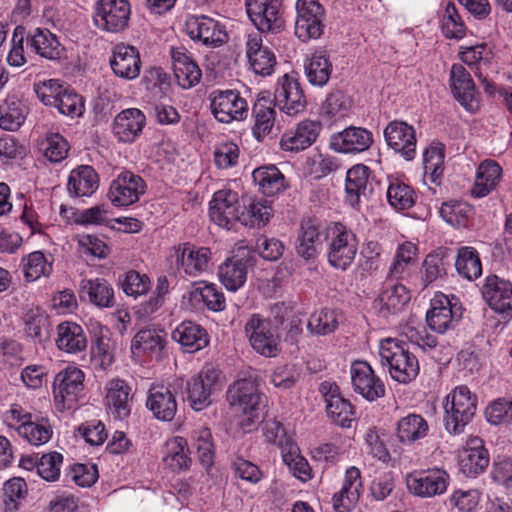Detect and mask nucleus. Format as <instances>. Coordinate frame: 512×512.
<instances>
[{
    "mask_svg": "<svg viewBox=\"0 0 512 512\" xmlns=\"http://www.w3.org/2000/svg\"><path fill=\"white\" fill-rule=\"evenodd\" d=\"M482 294L489 306L498 313H512V283L490 275L482 287Z\"/></svg>",
    "mask_w": 512,
    "mask_h": 512,
    "instance_id": "29",
    "label": "nucleus"
},
{
    "mask_svg": "<svg viewBox=\"0 0 512 512\" xmlns=\"http://www.w3.org/2000/svg\"><path fill=\"white\" fill-rule=\"evenodd\" d=\"M186 31L191 39L201 41L204 45L217 47L225 43L228 35L216 20L201 15L186 21Z\"/></svg>",
    "mask_w": 512,
    "mask_h": 512,
    "instance_id": "25",
    "label": "nucleus"
},
{
    "mask_svg": "<svg viewBox=\"0 0 512 512\" xmlns=\"http://www.w3.org/2000/svg\"><path fill=\"white\" fill-rule=\"evenodd\" d=\"M209 98L211 111L219 122L230 123L247 116L248 104L236 91L215 90Z\"/></svg>",
    "mask_w": 512,
    "mask_h": 512,
    "instance_id": "15",
    "label": "nucleus"
},
{
    "mask_svg": "<svg viewBox=\"0 0 512 512\" xmlns=\"http://www.w3.org/2000/svg\"><path fill=\"white\" fill-rule=\"evenodd\" d=\"M444 146L432 143L423 153L424 179L440 184L444 171Z\"/></svg>",
    "mask_w": 512,
    "mask_h": 512,
    "instance_id": "51",
    "label": "nucleus"
},
{
    "mask_svg": "<svg viewBox=\"0 0 512 512\" xmlns=\"http://www.w3.org/2000/svg\"><path fill=\"white\" fill-rule=\"evenodd\" d=\"M321 246V233L318 223L312 219L303 221L296 246L298 255L306 260L314 259L320 253Z\"/></svg>",
    "mask_w": 512,
    "mask_h": 512,
    "instance_id": "42",
    "label": "nucleus"
},
{
    "mask_svg": "<svg viewBox=\"0 0 512 512\" xmlns=\"http://www.w3.org/2000/svg\"><path fill=\"white\" fill-rule=\"evenodd\" d=\"M384 138L389 148L405 160L416 156V133L412 125L404 121H391L384 129Z\"/></svg>",
    "mask_w": 512,
    "mask_h": 512,
    "instance_id": "17",
    "label": "nucleus"
},
{
    "mask_svg": "<svg viewBox=\"0 0 512 512\" xmlns=\"http://www.w3.org/2000/svg\"><path fill=\"white\" fill-rule=\"evenodd\" d=\"M471 213V206L463 201L445 202L440 208L443 220L454 227L465 226Z\"/></svg>",
    "mask_w": 512,
    "mask_h": 512,
    "instance_id": "62",
    "label": "nucleus"
},
{
    "mask_svg": "<svg viewBox=\"0 0 512 512\" xmlns=\"http://www.w3.org/2000/svg\"><path fill=\"white\" fill-rule=\"evenodd\" d=\"M379 357L382 367L386 368L390 377L399 383H410L419 374L417 357L398 339H382L379 343Z\"/></svg>",
    "mask_w": 512,
    "mask_h": 512,
    "instance_id": "1",
    "label": "nucleus"
},
{
    "mask_svg": "<svg viewBox=\"0 0 512 512\" xmlns=\"http://www.w3.org/2000/svg\"><path fill=\"white\" fill-rule=\"evenodd\" d=\"M263 435L267 442L281 449L283 460L288 459L291 455H295L298 450L297 445L292 438L287 435L282 423L279 421H267L263 428Z\"/></svg>",
    "mask_w": 512,
    "mask_h": 512,
    "instance_id": "53",
    "label": "nucleus"
},
{
    "mask_svg": "<svg viewBox=\"0 0 512 512\" xmlns=\"http://www.w3.org/2000/svg\"><path fill=\"white\" fill-rule=\"evenodd\" d=\"M222 387L221 372L212 364H205L199 373L187 382L188 401L195 411L208 407L211 395Z\"/></svg>",
    "mask_w": 512,
    "mask_h": 512,
    "instance_id": "6",
    "label": "nucleus"
},
{
    "mask_svg": "<svg viewBox=\"0 0 512 512\" xmlns=\"http://www.w3.org/2000/svg\"><path fill=\"white\" fill-rule=\"evenodd\" d=\"M351 382L355 392L368 401L385 395L383 382L375 376L372 367L365 361H354L350 368Z\"/></svg>",
    "mask_w": 512,
    "mask_h": 512,
    "instance_id": "20",
    "label": "nucleus"
},
{
    "mask_svg": "<svg viewBox=\"0 0 512 512\" xmlns=\"http://www.w3.org/2000/svg\"><path fill=\"white\" fill-rule=\"evenodd\" d=\"M278 0H246L247 14L261 32H280L284 28V19Z\"/></svg>",
    "mask_w": 512,
    "mask_h": 512,
    "instance_id": "14",
    "label": "nucleus"
},
{
    "mask_svg": "<svg viewBox=\"0 0 512 512\" xmlns=\"http://www.w3.org/2000/svg\"><path fill=\"white\" fill-rule=\"evenodd\" d=\"M362 479L360 470L351 466L346 470L342 488L333 496L335 512H348L358 502L361 494Z\"/></svg>",
    "mask_w": 512,
    "mask_h": 512,
    "instance_id": "32",
    "label": "nucleus"
},
{
    "mask_svg": "<svg viewBox=\"0 0 512 512\" xmlns=\"http://www.w3.org/2000/svg\"><path fill=\"white\" fill-rule=\"evenodd\" d=\"M388 203L397 211L406 210L415 204V192L405 182L394 178L389 182L386 192Z\"/></svg>",
    "mask_w": 512,
    "mask_h": 512,
    "instance_id": "56",
    "label": "nucleus"
},
{
    "mask_svg": "<svg viewBox=\"0 0 512 512\" xmlns=\"http://www.w3.org/2000/svg\"><path fill=\"white\" fill-rule=\"evenodd\" d=\"M146 125L145 114L138 108H128L118 113L112 123V133L122 143H133Z\"/></svg>",
    "mask_w": 512,
    "mask_h": 512,
    "instance_id": "27",
    "label": "nucleus"
},
{
    "mask_svg": "<svg viewBox=\"0 0 512 512\" xmlns=\"http://www.w3.org/2000/svg\"><path fill=\"white\" fill-rule=\"evenodd\" d=\"M449 481V474L437 467L414 472L406 477L409 492L421 498H432L444 494Z\"/></svg>",
    "mask_w": 512,
    "mask_h": 512,
    "instance_id": "11",
    "label": "nucleus"
},
{
    "mask_svg": "<svg viewBox=\"0 0 512 512\" xmlns=\"http://www.w3.org/2000/svg\"><path fill=\"white\" fill-rule=\"evenodd\" d=\"M81 293L97 307L109 308L114 305V290L103 278L84 279L81 281Z\"/></svg>",
    "mask_w": 512,
    "mask_h": 512,
    "instance_id": "48",
    "label": "nucleus"
},
{
    "mask_svg": "<svg viewBox=\"0 0 512 512\" xmlns=\"http://www.w3.org/2000/svg\"><path fill=\"white\" fill-rule=\"evenodd\" d=\"M28 46L39 56L56 60L61 57L63 48L55 34L47 28H35L27 36Z\"/></svg>",
    "mask_w": 512,
    "mask_h": 512,
    "instance_id": "40",
    "label": "nucleus"
},
{
    "mask_svg": "<svg viewBox=\"0 0 512 512\" xmlns=\"http://www.w3.org/2000/svg\"><path fill=\"white\" fill-rule=\"evenodd\" d=\"M252 113L254 118L252 133L258 141H262L272 133L275 127L276 111L268 100L262 98L255 102Z\"/></svg>",
    "mask_w": 512,
    "mask_h": 512,
    "instance_id": "47",
    "label": "nucleus"
},
{
    "mask_svg": "<svg viewBox=\"0 0 512 512\" xmlns=\"http://www.w3.org/2000/svg\"><path fill=\"white\" fill-rule=\"evenodd\" d=\"M147 408L161 421H171L177 411V401L170 388L153 386L146 401Z\"/></svg>",
    "mask_w": 512,
    "mask_h": 512,
    "instance_id": "36",
    "label": "nucleus"
},
{
    "mask_svg": "<svg viewBox=\"0 0 512 512\" xmlns=\"http://www.w3.org/2000/svg\"><path fill=\"white\" fill-rule=\"evenodd\" d=\"M332 72V63L324 51H316L308 59L305 65V73L308 81L322 87L327 84Z\"/></svg>",
    "mask_w": 512,
    "mask_h": 512,
    "instance_id": "52",
    "label": "nucleus"
},
{
    "mask_svg": "<svg viewBox=\"0 0 512 512\" xmlns=\"http://www.w3.org/2000/svg\"><path fill=\"white\" fill-rule=\"evenodd\" d=\"M143 178L131 171H123L111 182L108 198L116 207H126L136 203L146 192Z\"/></svg>",
    "mask_w": 512,
    "mask_h": 512,
    "instance_id": "13",
    "label": "nucleus"
},
{
    "mask_svg": "<svg viewBox=\"0 0 512 512\" xmlns=\"http://www.w3.org/2000/svg\"><path fill=\"white\" fill-rule=\"evenodd\" d=\"M409 301L410 293L403 284H388L373 301L372 308L378 316L388 319L403 311Z\"/></svg>",
    "mask_w": 512,
    "mask_h": 512,
    "instance_id": "26",
    "label": "nucleus"
},
{
    "mask_svg": "<svg viewBox=\"0 0 512 512\" xmlns=\"http://www.w3.org/2000/svg\"><path fill=\"white\" fill-rule=\"evenodd\" d=\"M295 35L303 42L318 39L324 30L325 10L318 0H297Z\"/></svg>",
    "mask_w": 512,
    "mask_h": 512,
    "instance_id": "7",
    "label": "nucleus"
},
{
    "mask_svg": "<svg viewBox=\"0 0 512 512\" xmlns=\"http://www.w3.org/2000/svg\"><path fill=\"white\" fill-rule=\"evenodd\" d=\"M57 347L67 353L82 352L87 347L83 328L74 322H63L57 327Z\"/></svg>",
    "mask_w": 512,
    "mask_h": 512,
    "instance_id": "44",
    "label": "nucleus"
},
{
    "mask_svg": "<svg viewBox=\"0 0 512 512\" xmlns=\"http://www.w3.org/2000/svg\"><path fill=\"white\" fill-rule=\"evenodd\" d=\"M110 65L116 76L133 80L140 74L141 60L139 52L133 46L118 44L114 47Z\"/></svg>",
    "mask_w": 512,
    "mask_h": 512,
    "instance_id": "31",
    "label": "nucleus"
},
{
    "mask_svg": "<svg viewBox=\"0 0 512 512\" xmlns=\"http://www.w3.org/2000/svg\"><path fill=\"white\" fill-rule=\"evenodd\" d=\"M66 88L57 79L37 81L33 85L38 99L46 106H54Z\"/></svg>",
    "mask_w": 512,
    "mask_h": 512,
    "instance_id": "64",
    "label": "nucleus"
},
{
    "mask_svg": "<svg viewBox=\"0 0 512 512\" xmlns=\"http://www.w3.org/2000/svg\"><path fill=\"white\" fill-rule=\"evenodd\" d=\"M106 404L114 416L125 419L131 411V388L122 379H111L106 385Z\"/></svg>",
    "mask_w": 512,
    "mask_h": 512,
    "instance_id": "37",
    "label": "nucleus"
},
{
    "mask_svg": "<svg viewBox=\"0 0 512 512\" xmlns=\"http://www.w3.org/2000/svg\"><path fill=\"white\" fill-rule=\"evenodd\" d=\"M444 424L449 433L460 434L473 419L477 410V396L465 385L455 387L446 397Z\"/></svg>",
    "mask_w": 512,
    "mask_h": 512,
    "instance_id": "3",
    "label": "nucleus"
},
{
    "mask_svg": "<svg viewBox=\"0 0 512 512\" xmlns=\"http://www.w3.org/2000/svg\"><path fill=\"white\" fill-rule=\"evenodd\" d=\"M245 332L252 348L266 357L279 352V336L271 321L254 314L245 325Z\"/></svg>",
    "mask_w": 512,
    "mask_h": 512,
    "instance_id": "10",
    "label": "nucleus"
},
{
    "mask_svg": "<svg viewBox=\"0 0 512 512\" xmlns=\"http://www.w3.org/2000/svg\"><path fill=\"white\" fill-rule=\"evenodd\" d=\"M189 454L187 440L181 436H174L169 438L163 446L162 463L172 472L186 471L192 463Z\"/></svg>",
    "mask_w": 512,
    "mask_h": 512,
    "instance_id": "34",
    "label": "nucleus"
},
{
    "mask_svg": "<svg viewBox=\"0 0 512 512\" xmlns=\"http://www.w3.org/2000/svg\"><path fill=\"white\" fill-rule=\"evenodd\" d=\"M170 257L186 275L197 277L208 270L211 251L207 247L182 243L171 249Z\"/></svg>",
    "mask_w": 512,
    "mask_h": 512,
    "instance_id": "16",
    "label": "nucleus"
},
{
    "mask_svg": "<svg viewBox=\"0 0 512 512\" xmlns=\"http://www.w3.org/2000/svg\"><path fill=\"white\" fill-rule=\"evenodd\" d=\"M227 397L230 404L241 413L239 424L242 429L246 432L253 430L260 421L265 395L259 392L253 381L240 379L229 387Z\"/></svg>",
    "mask_w": 512,
    "mask_h": 512,
    "instance_id": "2",
    "label": "nucleus"
},
{
    "mask_svg": "<svg viewBox=\"0 0 512 512\" xmlns=\"http://www.w3.org/2000/svg\"><path fill=\"white\" fill-rule=\"evenodd\" d=\"M192 438L199 461L202 465L210 467L215 454L210 430L206 427H199L193 431Z\"/></svg>",
    "mask_w": 512,
    "mask_h": 512,
    "instance_id": "61",
    "label": "nucleus"
},
{
    "mask_svg": "<svg viewBox=\"0 0 512 512\" xmlns=\"http://www.w3.org/2000/svg\"><path fill=\"white\" fill-rule=\"evenodd\" d=\"M462 317V308L458 299L452 295L437 293L431 299L430 309L426 313V321L430 329L444 333L453 328Z\"/></svg>",
    "mask_w": 512,
    "mask_h": 512,
    "instance_id": "9",
    "label": "nucleus"
},
{
    "mask_svg": "<svg viewBox=\"0 0 512 512\" xmlns=\"http://www.w3.org/2000/svg\"><path fill=\"white\" fill-rule=\"evenodd\" d=\"M24 276L27 281H36L52 273L53 261L41 251H34L22 259Z\"/></svg>",
    "mask_w": 512,
    "mask_h": 512,
    "instance_id": "57",
    "label": "nucleus"
},
{
    "mask_svg": "<svg viewBox=\"0 0 512 512\" xmlns=\"http://www.w3.org/2000/svg\"><path fill=\"white\" fill-rule=\"evenodd\" d=\"M373 190V181L370 178V169L367 166L358 164L347 171L346 201L351 207L359 209L362 202L368 201Z\"/></svg>",
    "mask_w": 512,
    "mask_h": 512,
    "instance_id": "22",
    "label": "nucleus"
},
{
    "mask_svg": "<svg viewBox=\"0 0 512 512\" xmlns=\"http://www.w3.org/2000/svg\"><path fill=\"white\" fill-rule=\"evenodd\" d=\"M188 300L192 305L203 301L205 306L214 312H220L226 308L223 292L212 283L199 282L194 284L188 292Z\"/></svg>",
    "mask_w": 512,
    "mask_h": 512,
    "instance_id": "45",
    "label": "nucleus"
},
{
    "mask_svg": "<svg viewBox=\"0 0 512 512\" xmlns=\"http://www.w3.org/2000/svg\"><path fill=\"white\" fill-rule=\"evenodd\" d=\"M429 430L428 421L417 413H409L396 423V437L403 445H412L424 439Z\"/></svg>",
    "mask_w": 512,
    "mask_h": 512,
    "instance_id": "38",
    "label": "nucleus"
},
{
    "mask_svg": "<svg viewBox=\"0 0 512 512\" xmlns=\"http://www.w3.org/2000/svg\"><path fill=\"white\" fill-rule=\"evenodd\" d=\"M130 16L129 0H98L94 6L93 23L101 31L120 33L128 28Z\"/></svg>",
    "mask_w": 512,
    "mask_h": 512,
    "instance_id": "5",
    "label": "nucleus"
},
{
    "mask_svg": "<svg viewBox=\"0 0 512 512\" xmlns=\"http://www.w3.org/2000/svg\"><path fill=\"white\" fill-rule=\"evenodd\" d=\"M455 268L459 276L473 281L482 275V264L477 250L470 246L460 247L457 251Z\"/></svg>",
    "mask_w": 512,
    "mask_h": 512,
    "instance_id": "50",
    "label": "nucleus"
},
{
    "mask_svg": "<svg viewBox=\"0 0 512 512\" xmlns=\"http://www.w3.org/2000/svg\"><path fill=\"white\" fill-rule=\"evenodd\" d=\"M52 434L53 429L48 420L41 419L40 421L31 420L18 435L31 445L41 446L51 439Z\"/></svg>",
    "mask_w": 512,
    "mask_h": 512,
    "instance_id": "60",
    "label": "nucleus"
},
{
    "mask_svg": "<svg viewBox=\"0 0 512 512\" xmlns=\"http://www.w3.org/2000/svg\"><path fill=\"white\" fill-rule=\"evenodd\" d=\"M450 88L455 99L467 111L478 110L480 102L470 73L461 64H453L450 70Z\"/></svg>",
    "mask_w": 512,
    "mask_h": 512,
    "instance_id": "23",
    "label": "nucleus"
},
{
    "mask_svg": "<svg viewBox=\"0 0 512 512\" xmlns=\"http://www.w3.org/2000/svg\"><path fill=\"white\" fill-rule=\"evenodd\" d=\"M321 129V123L318 121H301L295 129L289 130L282 135L280 147L288 152L305 150L317 140Z\"/></svg>",
    "mask_w": 512,
    "mask_h": 512,
    "instance_id": "28",
    "label": "nucleus"
},
{
    "mask_svg": "<svg viewBox=\"0 0 512 512\" xmlns=\"http://www.w3.org/2000/svg\"><path fill=\"white\" fill-rule=\"evenodd\" d=\"M447 258L448 254L445 248H438L426 256L422 265V278L426 285L433 283L446 274Z\"/></svg>",
    "mask_w": 512,
    "mask_h": 512,
    "instance_id": "58",
    "label": "nucleus"
},
{
    "mask_svg": "<svg viewBox=\"0 0 512 512\" xmlns=\"http://www.w3.org/2000/svg\"><path fill=\"white\" fill-rule=\"evenodd\" d=\"M459 464L468 476L477 475L487 468L489 455L480 438L473 437L467 441L466 447L459 455Z\"/></svg>",
    "mask_w": 512,
    "mask_h": 512,
    "instance_id": "35",
    "label": "nucleus"
},
{
    "mask_svg": "<svg viewBox=\"0 0 512 512\" xmlns=\"http://www.w3.org/2000/svg\"><path fill=\"white\" fill-rule=\"evenodd\" d=\"M84 377L83 371L73 366L65 368L56 375L53 392L55 405L59 411L72 409L77 405L84 388Z\"/></svg>",
    "mask_w": 512,
    "mask_h": 512,
    "instance_id": "8",
    "label": "nucleus"
},
{
    "mask_svg": "<svg viewBox=\"0 0 512 512\" xmlns=\"http://www.w3.org/2000/svg\"><path fill=\"white\" fill-rule=\"evenodd\" d=\"M373 134L370 130L349 126L335 133L330 138L332 150L343 154H359L367 151L373 144Z\"/></svg>",
    "mask_w": 512,
    "mask_h": 512,
    "instance_id": "21",
    "label": "nucleus"
},
{
    "mask_svg": "<svg viewBox=\"0 0 512 512\" xmlns=\"http://www.w3.org/2000/svg\"><path fill=\"white\" fill-rule=\"evenodd\" d=\"M166 334L157 328H145L136 333L131 341V353L134 356L144 354L157 355L165 347Z\"/></svg>",
    "mask_w": 512,
    "mask_h": 512,
    "instance_id": "41",
    "label": "nucleus"
},
{
    "mask_svg": "<svg viewBox=\"0 0 512 512\" xmlns=\"http://www.w3.org/2000/svg\"><path fill=\"white\" fill-rule=\"evenodd\" d=\"M502 175L501 166L494 160L483 161L476 172L475 183L471 194L476 198H482L494 190Z\"/></svg>",
    "mask_w": 512,
    "mask_h": 512,
    "instance_id": "43",
    "label": "nucleus"
},
{
    "mask_svg": "<svg viewBox=\"0 0 512 512\" xmlns=\"http://www.w3.org/2000/svg\"><path fill=\"white\" fill-rule=\"evenodd\" d=\"M272 215V208L263 200H251L241 205L239 223L247 227H262Z\"/></svg>",
    "mask_w": 512,
    "mask_h": 512,
    "instance_id": "54",
    "label": "nucleus"
},
{
    "mask_svg": "<svg viewBox=\"0 0 512 512\" xmlns=\"http://www.w3.org/2000/svg\"><path fill=\"white\" fill-rule=\"evenodd\" d=\"M274 101L287 115H296L305 109L306 99L295 76L284 74L278 79Z\"/></svg>",
    "mask_w": 512,
    "mask_h": 512,
    "instance_id": "18",
    "label": "nucleus"
},
{
    "mask_svg": "<svg viewBox=\"0 0 512 512\" xmlns=\"http://www.w3.org/2000/svg\"><path fill=\"white\" fill-rule=\"evenodd\" d=\"M326 403V413L333 423L343 428L351 427L354 420V407L344 399L336 383L323 382L320 385Z\"/></svg>",
    "mask_w": 512,
    "mask_h": 512,
    "instance_id": "19",
    "label": "nucleus"
},
{
    "mask_svg": "<svg viewBox=\"0 0 512 512\" xmlns=\"http://www.w3.org/2000/svg\"><path fill=\"white\" fill-rule=\"evenodd\" d=\"M220 282L229 291H237L246 282L247 262L238 257L226 259L218 268Z\"/></svg>",
    "mask_w": 512,
    "mask_h": 512,
    "instance_id": "46",
    "label": "nucleus"
},
{
    "mask_svg": "<svg viewBox=\"0 0 512 512\" xmlns=\"http://www.w3.org/2000/svg\"><path fill=\"white\" fill-rule=\"evenodd\" d=\"M241 204L238 194L230 189L216 191L209 203V217L213 223L232 229L239 223Z\"/></svg>",
    "mask_w": 512,
    "mask_h": 512,
    "instance_id": "12",
    "label": "nucleus"
},
{
    "mask_svg": "<svg viewBox=\"0 0 512 512\" xmlns=\"http://www.w3.org/2000/svg\"><path fill=\"white\" fill-rule=\"evenodd\" d=\"M171 57L178 85L183 89H190L197 85L202 73L187 49L185 47L172 48Z\"/></svg>",
    "mask_w": 512,
    "mask_h": 512,
    "instance_id": "30",
    "label": "nucleus"
},
{
    "mask_svg": "<svg viewBox=\"0 0 512 512\" xmlns=\"http://www.w3.org/2000/svg\"><path fill=\"white\" fill-rule=\"evenodd\" d=\"M26 108L15 97H8L0 106V128L7 131L17 130L25 121Z\"/></svg>",
    "mask_w": 512,
    "mask_h": 512,
    "instance_id": "55",
    "label": "nucleus"
},
{
    "mask_svg": "<svg viewBox=\"0 0 512 512\" xmlns=\"http://www.w3.org/2000/svg\"><path fill=\"white\" fill-rule=\"evenodd\" d=\"M171 336L188 353L202 350L209 344V335L206 329L193 321H183L178 324Z\"/></svg>",
    "mask_w": 512,
    "mask_h": 512,
    "instance_id": "33",
    "label": "nucleus"
},
{
    "mask_svg": "<svg viewBox=\"0 0 512 512\" xmlns=\"http://www.w3.org/2000/svg\"><path fill=\"white\" fill-rule=\"evenodd\" d=\"M337 326L338 318L336 312L326 308L314 312L307 324L310 332L318 335L330 334L336 330Z\"/></svg>",
    "mask_w": 512,
    "mask_h": 512,
    "instance_id": "63",
    "label": "nucleus"
},
{
    "mask_svg": "<svg viewBox=\"0 0 512 512\" xmlns=\"http://www.w3.org/2000/svg\"><path fill=\"white\" fill-rule=\"evenodd\" d=\"M443 35L449 39H461L465 36V25L454 3H447L440 20Z\"/></svg>",
    "mask_w": 512,
    "mask_h": 512,
    "instance_id": "59",
    "label": "nucleus"
},
{
    "mask_svg": "<svg viewBox=\"0 0 512 512\" xmlns=\"http://www.w3.org/2000/svg\"><path fill=\"white\" fill-rule=\"evenodd\" d=\"M246 56L253 72L261 76H270L276 65L274 52L263 44L261 33L253 32L247 35Z\"/></svg>",
    "mask_w": 512,
    "mask_h": 512,
    "instance_id": "24",
    "label": "nucleus"
},
{
    "mask_svg": "<svg viewBox=\"0 0 512 512\" xmlns=\"http://www.w3.org/2000/svg\"><path fill=\"white\" fill-rule=\"evenodd\" d=\"M252 176L259 190L266 196H274L286 187L284 175L274 165L259 167L253 171Z\"/></svg>",
    "mask_w": 512,
    "mask_h": 512,
    "instance_id": "49",
    "label": "nucleus"
},
{
    "mask_svg": "<svg viewBox=\"0 0 512 512\" xmlns=\"http://www.w3.org/2000/svg\"><path fill=\"white\" fill-rule=\"evenodd\" d=\"M358 251V240L352 230L341 223H336L328 233V263L345 271L354 261Z\"/></svg>",
    "mask_w": 512,
    "mask_h": 512,
    "instance_id": "4",
    "label": "nucleus"
},
{
    "mask_svg": "<svg viewBox=\"0 0 512 512\" xmlns=\"http://www.w3.org/2000/svg\"><path fill=\"white\" fill-rule=\"evenodd\" d=\"M98 186V174L91 166L81 165L69 174L67 190L70 196L89 197L98 189Z\"/></svg>",
    "mask_w": 512,
    "mask_h": 512,
    "instance_id": "39",
    "label": "nucleus"
}]
</instances>
